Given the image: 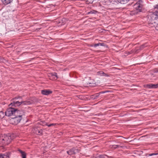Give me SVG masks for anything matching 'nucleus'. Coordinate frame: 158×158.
I'll return each instance as SVG.
<instances>
[{"label": "nucleus", "instance_id": "obj_1", "mask_svg": "<svg viewBox=\"0 0 158 158\" xmlns=\"http://www.w3.org/2000/svg\"><path fill=\"white\" fill-rule=\"evenodd\" d=\"M147 20L149 26L155 27L158 23V16L155 14L150 13L148 16Z\"/></svg>", "mask_w": 158, "mask_h": 158}, {"label": "nucleus", "instance_id": "obj_2", "mask_svg": "<svg viewBox=\"0 0 158 158\" xmlns=\"http://www.w3.org/2000/svg\"><path fill=\"white\" fill-rule=\"evenodd\" d=\"M111 3V5L115 8H119V4H124L127 3L129 0H109Z\"/></svg>", "mask_w": 158, "mask_h": 158}, {"label": "nucleus", "instance_id": "obj_3", "mask_svg": "<svg viewBox=\"0 0 158 158\" xmlns=\"http://www.w3.org/2000/svg\"><path fill=\"white\" fill-rule=\"evenodd\" d=\"M0 139L2 140V143L3 145L5 146L8 145L10 143L11 141V138L10 136L4 135L1 137Z\"/></svg>", "mask_w": 158, "mask_h": 158}, {"label": "nucleus", "instance_id": "obj_4", "mask_svg": "<svg viewBox=\"0 0 158 158\" xmlns=\"http://www.w3.org/2000/svg\"><path fill=\"white\" fill-rule=\"evenodd\" d=\"M33 102L29 101H22L21 102L17 101L16 102H14L13 103H11L9 105V106H20L21 104H23L25 105H30Z\"/></svg>", "mask_w": 158, "mask_h": 158}, {"label": "nucleus", "instance_id": "obj_5", "mask_svg": "<svg viewBox=\"0 0 158 158\" xmlns=\"http://www.w3.org/2000/svg\"><path fill=\"white\" fill-rule=\"evenodd\" d=\"M134 8L137 10V12H140L143 8V1L140 0L134 5Z\"/></svg>", "mask_w": 158, "mask_h": 158}, {"label": "nucleus", "instance_id": "obj_6", "mask_svg": "<svg viewBox=\"0 0 158 158\" xmlns=\"http://www.w3.org/2000/svg\"><path fill=\"white\" fill-rule=\"evenodd\" d=\"M13 117L10 119V121L12 124L15 125L19 123L22 119V117H19L15 116H13Z\"/></svg>", "mask_w": 158, "mask_h": 158}, {"label": "nucleus", "instance_id": "obj_7", "mask_svg": "<svg viewBox=\"0 0 158 158\" xmlns=\"http://www.w3.org/2000/svg\"><path fill=\"white\" fill-rule=\"evenodd\" d=\"M15 109L13 107L10 106V107L7 109L5 112V114L8 116L12 115L14 116V113L15 112Z\"/></svg>", "mask_w": 158, "mask_h": 158}, {"label": "nucleus", "instance_id": "obj_8", "mask_svg": "<svg viewBox=\"0 0 158 158\" xmlns=\"http://www.w3.org/2000/svg\"><path fill=\"white\" fill-rule=\"evenodd\" d=\"M25 114V112L23 110H18L15 109V112L14 113V116L19 117H22V116Z\"/></svg>", "mask_w": 158, "mask_h": 158}, {"label": "nucleus", "instance_id": "obj_9", "mask_svg": "<svg viewBox=\"0 0 158 158\" xmlns=\"http://www.w3.org/2000/svg\"><path fill=\"white\" fill-rule=\"evenodd\" d=\"M48 76L50 79L52 80H56L58 78L56 73H50L48 74Z\"/></svg>", "mask_w": 158, "mask_h": 158}, {"label": "nucleus", "instance_id": "obj_10", "mask_svg": "<svg viewBox=\"0 0 158 158\" xmlns=\"http://www.w3.org/2000/svg\"><path fill=\"white\" fill-rule=\"evenodd\" d=\"M144 88H158V84H150L144 85Z\"/></svg>", "mask_w": 158, "mask_h": 158}, {"label": "nucleus", "instance_id": "obj_11", "mask_svg": "<svg viewBox=\"0 0 158 158\" xmlns=\"http://www.w3.org/2000/svg\"><path fill=\"white\" fill-rule=\"evenodd\" d=\"M94 82V81L93 80L90 81L89 83V86L92 87H94L98 85L100 83V81L99 80L97 81V82Z\"/></svg>", "mask_w": 158, "mask_h": 158}, {"label": "nucleus", "instance_id": "obj_12", "mask_svg": "<svg viewBox=\"0 0 158 158\" xmlns=\"http://www.w3.org/2000/svg\"><path fill=\"white\" fill-rule=\"evenodd\" d=\"M52 93V91L48 89H43L41 91L42 94L45 95H48Z\"/></svg>", "mask_w": 158, "mask_h": 158}, {"label": "nucleus", "instance_id": "obj_13", "mask_svg": "<svg viewBox=\"0 0 158 158\" xmlns=\"http://www.w3.org/2000/svg\"><path fill=\"white\" fill-rule=\"evenodd\" d=\"M42 131L41 129H38L37 128L34 129V132L38 135H40L42 133Z\"/></svg>", "mask_w": 158, "mask_h": 158}, {"label": "nucleus", "instance_id": "obj_14", "mask_svg": "<svg viewBox=\"0 0 158 158\" xmlns=\"http://www.w3.org/2000/svg\"><path fill=\"white\" fill-rule=\"evenodd\" d=\"M67 152L69 155L75 154L76 153V152H74L73 148L69 151H67Z\"/></svg>", "mask_w": 158, "mask_h": 158}, {"label": "nucleus", "instance_id": "obj_15", "mask_svg": "<svg viewBox=\"0 0 158 158\" xmlns=\"http://www.w3.org/2000/svg\"><path fill=\"white\" fill-rule=\"evenodd\" d=\"M19 151L21 154V156H22V158H26V154L24 152H23L20 150H19Z\"/></svg>", "mask_w": 158, "mask_h": 158}, {"label": "nucleus", "instance_id": "obj_16", "mask_svg": "<svg viewBox=\"0 0 158 158\" xmlns=\"http://www.w3.org/2000/svg\"><path fill=\"white\" fill-rule=\"evenodd\" d=\"M12 0H2L4 4L7 5L10 3Z\"/></svg>", "mask_w": 158, "mask_h": 158}, {"label": "nucleus", "instance_id": "obj_17", "mask_svg": "<svg viewBox=\"0 0 158 158\" xmlns=\"http://www.w3.org/2000/svg\"><path fill=\"white\" fill-rule=\"evenodd\" d=\"M98 74L100 76L103 75L104 76L108 77L109 75L105 73L102 71H100L98 72Z\"/></svg>", "mask_w": 158, "mask_h": 158}, {"label": "nucleus", "instance_id": "obj_18", "mask_svg": "<svg viewBox=\"0 0 158 158\" xmlns=\"http://www.w3.org/2000/svg\"><path fill=\"white\" fill-rule=\"evenodd\" d=\"M9 155L8 154L6 155L0 154V158H9Z\"/></svg>", "mask_w": 158, "mask_h": 158}, {"label": "nucleus", "instance_id": "obj_19", "mask_svg": "<svg viewBox=\"0 0 158 158\" xmlns=\"http://www.w3.org/2000/svg\"><path fill=\"white\" fill-rule=\"evenodd\" d=\"M144 47V45H142L140 47V48H139L138 49H136V50H135L134 51H131V52H134V53H137L138 52H137V50H140L141 49H142Z\"/></svg>", "mask_w": 158, "mask_h": 158}, {"label": "nucleus", "instance_id": "obj_20", "mask_svg": "<svg viewBox=\"0 0 158 158\" xmlns=\"http://www.w3.org/2000/svg\"><path fill=\"white\" fill-rule=\"evenodd\" d=\"M103 45V43H98L97 44H95L94 45V47H96L98 46H102Z\"/></svg>", "mask_w": 158, "mask_h": 158}, {"label": "nucleus", "instance_id": "obj_21", "mask_svg": "<svg viewBox=\"0 0 158 158\" xmlns=\"http://www.w3.org/2000/svg\"><path fill=\"white\" fill-rule=\"evenodd\" d=\"M119 146L118 145H114L110 146L111 148H118Z\"/></svg>", "mask_w": 158, "mask_h": 158}, {"label": "nucleus", "instance_id": "obj_22", "mask_svg": "<svg viewBox=\"0 0 158 158\" xmlns=\"http://www.w3.org/2000/svg\"><path fill=\"white\" fill-rule=\"evenodd\" d=\"M4 117V114L3 112H0V118H3Z\"/></svg>", "mask_w": 158, "mask_h": 158}, {"label": "nucleus", "instance_id": "obj_23", "mask_svg": "<svg viewBox=\"0 0 158 158\" xmlns=\"http://www.w3.org/2000/svg\"><path fill=\"white\" fill-rule=\"evenodd\" d=\"M56 125L55 124H53V123H52V124H50L49 125H47V124L46 123H44V124L43 125H47V126H48V127H51V126H54Z\"/></svg>", "mask_w": 158, "mask_h": 158}, {"label": "nucleus", "instance_id": "obj_24", "mask_svg": "<svg viewBox=\"0 0 158 158\" xmlns=\"http://www.w3.org/2000/svg\"><path fill=\"white\" fill-rule=\"evenodd\" d=\"M148 156H152L154 155H158V153H152L149 154H148Z\"/></svg>", "mask_w": 158, "mask_h": 158}, {"label": "nucleus", "instance_id": "obj_25", "mask_svg": "<svg viewBox=\"0 0 158 158\" xmlns=\"http://www.w3.org/2000/svg\"><path fill=\"white\" fill-rule=\"evenodd\" d=\"M74 148V152H76V153L79 152L80 150L76 148Z\"/></svg>", "mask_w": 158, "mask_h": 158}, {"label": "nucleus", "instance_id": "obj_26", "mask_svg": "<svg viewBox=\"0 0 158 158\" xmlns=\"http://www.w3.org/2000/svg\"><path fill=\"white\" fill-rule=\"evenodd\" d=\"M97 12V11H91L88 13L89 14H96Z\"/></svg>", "mask_w": 158, "mask_h": 158}, {"label": "nucleus", "instance_id": "obj_27", "mask_svg": "<svg viewBox=\"0 0 158 158\" xmlns=\"http://www.w3.org/2000/svg\"><path fill=\"white\" fill-rule=\"evenodd\" d=\"M111 92V91L107 90V91H105L101 92H100V93H108V92Z\"/></svg>", "mask_w": 158, "mask_h": 158}, {"label": "nucleus", "instance_id": "obj_28", "mask_svg": "<svg viewBox=\"0 0 158 158\" xmlns=\"http://www.w3.org/2000/svg\"><path fill=\"white\" fill-rule=\"evenodd\" d=\"M4 60L3 59V58H2V57H1L0 56V62H3Z\"/></svg>", "mask_w": 158, "mask_h": 158}, {"label": "nucleus", "instance_id": "obj_29", "mask_svg": "<svg viewBox=\"0 0 158 158\" xmlns=\"http://www.w3.org/2000/svg\"><path fill=\"white\" fill-rule=\"evenodd\" d=\"M155 28L156 30L158 31V25H156L155 27Z\"/></svg>", "mask_w": 158, "mask_h": 158}, {"label": "nucleus", "instance_id": "obj_30", "mask_svg": "<svg viewBox=\"0 0 158 158\" xmlns=\"http://www.w3.org/2000/svg\"><path fill=\"white\" fill-rule=\"evenodd\" d=\"M129 54L131 53H130V52H128Z\"/></svg>", "mask_w": 158, "mask_h": 158}, {"label": "nucleus", "instance_id": "obj_31", "mask_svg": "<svg viewBox=\"0 0 158 158\" xmlns=\"http://www.w3.org/2000/svg\"><path fill=\"white\" fill-rule=\"evenodd\" d=\"M0 85H1V83L0 82Z\"/></svg>", "mask_w": 158, "mask_h": 158}]
</instances>
